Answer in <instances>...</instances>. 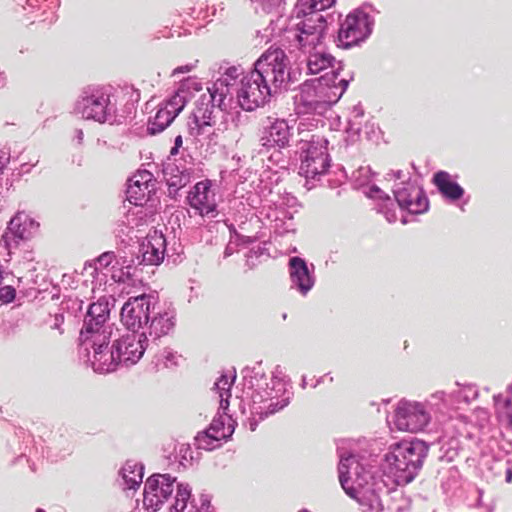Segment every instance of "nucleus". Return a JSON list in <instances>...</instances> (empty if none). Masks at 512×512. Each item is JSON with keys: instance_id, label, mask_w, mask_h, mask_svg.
<instances>
[{"instance_id": "nucleus-1", "label": "nucleus", "mask_w": 512, "mask_h": 512, "mask_svg": "<svg viewBox=\"0 0 512 512\" xmlns=\"http://www.w3.org/2000/svg\"><path fill=\"white\" fill-rule=\"evenodd\" d=\"M128 301L121 308V322L125 331L110 328L106 332L104 325L110 316V304L106 297L89 305L84 316L83 327L79 334V354L89 357V348L93 349V359L88 358L94 372L107 374L116 371L128 363V320L125 312Z\"/></svg>"}, {"instance_id": "nucleus-2", "label": "nucleus", "mask_w": 512, "mask_h": 512, "mask_svg": "<svg viewBox=\"0 0 512 512\" xmlns=\"http://www.w3.org/2000/svg\"><path fill=\"white\" fill-rule=\"evenodd\" d=\"M427 453L428 447L419 439L404 440L390 446L385 461L397 485H407L414 480Z\"/></svg>"}, {"instance_id": "nucleus-3", "label": "nucleus", "mask_w": 512, "mask_h": 512, "mask_svg": "<svg viewBox=\"0 0 512 512\" xmlns=\"http://www.w3.org/2000/svg\"><path fill=\"white\" fill-rule=\"evenodd\" d=\"M116 89L112 85H88L75 103V111L85 120L122 124L116 116Z\"/></svg>"}, {"instance_id": "nucleus-4", "label": "nucleus", "mask_w": 512, "mask_h": 512, "mask_svg": "<svg viewBox=\"0 0 512 512\" xmlns=\"http://www.w3.org/2000/svg\"><path fill=\"white\" fill-rule=\"evenodd\" d=\"M151 215L145 213L136 218L135 226L131 229L135 232V238L139 243L136 256L138 264L158 265L164 259L166 240L162 232L154 227H149Z\"/></svg>"}, {"instance_id": "nucleus-5", "label": "nucleus", "mask_w": 512, "mask_h": 512, "mask_svg": "<svg viewBox=\"0 0 512 512\" xmlns=\"http://www.w3.org/2000/svg\"><path fill=\"white\" fill-rule=\"evenodd\" d=\"M254 72L276 93L289 80V59L282 49L269 48L256 61Z\"/></svg>"}, {"instance_id": "nucleus-6", "label": "nucleus", "mask_w": 512, "mask_h": 512, "mask_svg": "<svg viewBox=\"0 0 512 512\" xmlns=\"http://www.w3.org/2000/svg\"><path fill=\"white\" fill-rule=\"evenodd\" d=\"M327 140L312 136L308 141H302L301 173L306 178H315L328 171L330 166Z\"/></svg>"}, {"instance_id": "nucleus-7", "label": "nucleus", "mask_w": 512, "mask_h": 512, "mask_svg": "<svg viewBox=\"0 0 512 512\" xmlns=\"http://www.w3.org/2000/svg\"><path fill=\"white\" fill-rule=\"evenodd\" d=\"M122 200V205L118 208L120 218L116 221V226L114 228V234L116 239H119L118 243V259L113 263L111 267V278L118 283H125L128 280V265L126 263V253L125 248L128 243L126 242L125 237L126 233V222L125 218L128 217V210H126L125 203L128 201V178L126 179L123 189L119 195Z\"/></svg>"}, {"instance_id": "nucleus-8", "label": "nucleus", "mask_w": 512, "mask_h": 512, "mask_svg": "<svg viewBox=\"0 0 512 512\" xmlns=\"http://www.w3.org/2000/svg\"><path fill=\"white\" fill-rule=\"evenodd\" d=\"M272 93V88L253 70L241 79L237 99L242 109L253 111L264 105Z\"/></svg>"}, {"instance_id": "nucleus-9", "label": "nucleus", "mask_w": 512, "mask_h": 512, "mask_svg": "<svg viewBox=\"0 0 512 512\" xmlns=\"http://www.w3.org/2000/svg\"><path fill=\"white\" fill-rule=\"evenodd\" d=\"M40 224L25 212H17L8 222L1 240L10 253L17 248L21 242H26L36 236Z\"/></svg>"}, {"instance_id": "nucleus-10", "label": "nucleus", "mask_w": 512, "mask_h": 512, "mask_svg": "<svg viewBox=\"0 0 512 512\" xmlns=\"http://www.w3.org/2000/svg\"><path fill=\"white\" fill-rule=\"evenodd\" d=\"M150 301L147 295L130 296V330H133V340H137L139 347L130 351V362L138 361L144 354L147 338L144 333H137L140 328L149 321Z\"/></svg>"}, {"instance_id": "nucleus-11", "label": "nucleus", "mask_w": 512, "mask_h": 512, "mask_svg": "<svg viewBox=\"0 0 512 512\" xmlns=\"http://www.w3.org/2000/svg\"><path fill=\"white\" fill-rule=\"evenodd\" d=\"M176 478L170 474H153L146 483L143 493V504L147 509L157 511L168 500L174 491Z\"/></svg>"}, {"instance_id": "nucleus-12", "label": "nucleus", "mask_w": 512, "mask_h": 512, "mask_svg": "<svg viewBox=\"0 0 512 512\" xmlns=\"http://www.w3.org/2000/svg\"><path fill=\"white\" fill-rule=\"evenodd\" d=\"M371 33L368 16L365 13H351L346 16L338 32L339 46L349 48L365 40Z\"/></svg>"}, {"instance_id": "nucleus-13", "label": "nucleus", "mask_w": 512, "mask_h": 512, "mask_svg": "<svg viewBox=\"0 0 512 512\" xmlns=\"http://www.w3.org/2000/svg\"><path fill=\"white\" fill-rule=\"evenodd\" d=\"M234 433V424L227 415L214 418L209 427L195 437V444L199 449L211 451L221 446Z\"/></svg>"}, {"instance_id": "nucleus-14", "label": "nucleus", "mask_w": 512, "mask_h": 512, "mask_svg": "<svg viewBox=\"0 0 512 512\" xmlns=\"http://www.w3.org/2000/svg\"><path fill=\"white\" fill-rule=\"evenodd\" d=\"M430 420L428 412L419 403H400L395 411L394 424L400 431L416 433Z\"/></svg>"}, {"instance_id": "nucleus-15", "label": "nucleus", "mask_w": 512, "mask_h": 512, "mask_svg": "<svg viewBox=\"0 0 512 512\" xmlns=\"http://www.w3.org/2000/svg\"><path fill=\"white\" fill-rule=\"evenodd\" d=\"M304 19L297 24V40L303 49L316 48L322 44L326 31V20L317 12L302 15Z\"/></svg>"}, {"instance_id": "nucleus-16", "label": "nucleus", "mask_w": 512, "mask_h": 512, "mask_svg": "<svg viewBox=\"0 0 512 512\" xmlns=\"http://www.w3.org/2000/svg\"><path fill=\"white\" fill-rule=\"evenodd\" d=\"M290 128L285 120L267 116L260 121V143L271 148H284L290 141Z\"/></svg>"}, {"instance_id": "nucleus-17", "label": "nucleus", "mask_w": 512, "mask_h": 512, "mask_svg": "<svg viewBox=\"0 0 512 512\" xmlns=\"http://www.w3.org/2000/svg\"><path fill=\"white\" fill-rule=\"evenodd\" d=\"M212 182L209 179L197 182L187 196L192 209L200 216H215L217 202L215 193L211 190Z\"/></svg>"}, {"instance_id": "nucleus-18", "label": "nucleus", "mask_w": 512, "mask_h": 512, "mask_svg": "<svg viewBox=\"0 0 512 512\" xmlns=\"http://www.w3.org/2000/svg\"><path fill=\"white\" fill-rule=\"evenodd\" d=\"M328 87L323 85L319 80L305 82L300 91V102L309 110L321 111L325 110L331 103L327 97Z\"/></svg>"}, {"instance_id": "nucleus-19", "label": "nucleus", "mask_w": 512, "mask_h": 512, "mask_svg": "<svg viewBox=\"0 0 512 512\" xmlns=\"http://www.w3.org/2000/svg\"><path fill=\"white\" fill-rule=\"evenodd\" d=\"M202 90V85L195 79H186L177 91L163 103V107L175 118L183 111L185 106L194 97V92Z\"/></svg>"}, {"instance_id": "nucleus-20", "label": "nucleus", "mask_w": 512, "mask_h": 512, "mask_svg": "<svg viewBox=\"0 0 512 512\" xmlns=\"http://www.w3.org/2000/svg\"><path fill=\"white\" fill-rule=\"evenodd\" d=\"M154 189V176L148 170H138L130 177V204L141 206Z\"/></svg>"}, {"instance_id": "nucleus-21", "label": "nucleus", "mask_w": 512, "mask_h": 512, "mask_svg": "<svg viewBox=\"0 0 512 512\" xmlns=\"http://www.w3.org/2000/svg\"><path fill=\"white\" fill-rule=\"evenodd\" d=\"M396 200L400 207L412 214H420L428 209V200L418 188L398 190L396 192Z\"/></svg>"}, {"instance_id": "nucleus-22", "label": "nucleus", "mask_w": 512, "mask_h": 512, "mask_svg": "<svg viewBox=\"0 0 512 512\" xmlns=\"http://www.w3.org/2000/svg\"><path fill=\"white\" fill-rule=\"evenodd\" d=\"M289 273L292 283L303 295L311 290L314 281L304 259L297 256L290 258Z\"/></svg>"}, {"instance_id": "nucleus-23", "label": "nucleus", "mask_w": 512, "mask_h": 512, "mask_svg": "<svg viewBox=\"0 0 512 512\" xmlns=\"http://www.w3.org/2000/svg\"><path fill=\"white\" fill-rule=\"evenodd\" d=\"M432 182L439 192L449 200H459L464 194V189L453 181L451 175L446 171L435 173Z\"/></svg>"}, {"instance_id": "nucleus-24", "label": "nucleus", "mask_w": 512, "mask_h": 512, "mask_svg": "<svg viewBox=\"0 0 512 512\" xmlns=\"http://www.w3.org/2000/svg\"><path fill=\"white\" fill-rule=\"evenodd\" d=\"M163 174L170 195H175L190 182V174L185 170H180L174 164L167 165L163 170Z\"/></svg>"}, {"instance_id": "nucleus-25", "label": "nucleus", "mask_w": 512, "mask_h": 512, "mask_svg": "<svg viewBox=\"0 0 512 512\" xmlns=\"http://www.w3.org/2000/svg\"><path fill=\"white\" fill-rule=\"evenodd\" d=\"M306 50L309 53L307 68L311 74H317L331 66L334 58L325 51L322 44L316 48H307Z\"/></svg>"}, {"instance_id": "nucleus-26", "label": "nucleus", "mask_w": 512, "mask_h": 512, "mask_svg": "<svg viewBox=\"0 0 512 512\" xmlns=\"http://www.w3.org/2000/svg\"><path fill=\"white\" fill-rule=\"evenodd\" d=\"M493 401L497 420L512 430V397L498 394L493 396Z\"/></svg>"}, {"instance_id": "nucleus-27", "label": "nucleus", "mask_w": 512, "mask_h": 512, "mask_svg": "<svg viewBox=\"0 0 512 512\" xmlns=\"http://www.w3.org/2000/svg\"><path fill=\"white\" fill-rule=\"evenodd\" d=\"M354 464L356 465L357 468L358 464L356 463L355 459L353 457H347L341 459L338 466L340 484L344 491L351 497H354L356 493L353 485L351 484V477L349 471L350 467Z\"/></svg>"}, {"instance_id": "nucleus-28", "label": "nucleus", "mask_w": 512, "mask_h": 512, "mask_svg": "<svg viewBox=\"0 0 512 512\" xmlns=\"http://www.w3.org/2000/svg\"><path fill=\"white\" fill-rule=\"evenodd\" d=\"M335 0H298L295 8L296 16L306 15L308 12L319 13L332 6Z\"/></svg>"}, {"instance_id": "nucleus-29", "label": "nucleus", "mask_w": 512, "mask_h": 512, "mask_svg": "<svg viewBox=\"0 0 512 512\" xmlns=\"http://www.w3.org/2000/svg\"><path fill=\"white\" fill-rule=\"evenodd\" d=\"M175 117L167 111L163 106L159 108L153 121L150 122L149 131L151 134H156L166 129L173 121Z\"/></svg>"}, {"instance_id": "nucleus-30", "label": "nucleus", "mask_w": 512, "mask_h": 512, "mask_svg": "<svg viewBox=\"0 0 512 512\" xmlns=\"http://www.w3.org/2000/svg\"><path fill=\"white\" fill-rule=\"evenodd\" d=\"M232 382L225 375H222L215 383L214 389L218 391L220 398V409L226 414L229 407V398L231 397Z\"/></svg>"}, {"instance_id": "nucleus-31", "label": "nucleus", "mask_w": 512, "mask_h": 512, "mask_svg": "<svg viewBox=\"0 0 512 512\" xmlns=\"http://www.w3.org/2000/svg\"><path fill=\"white\" fill-rule=\"evenodd\" d=\"M191 491L187 485L182 483L177 484V491L175 496V502L170 508V512H184L188 500L190 499Z\"/></svg>"}, {"instance_id": "nucleus-32", "label": "nucleus", "mask_w": 512, "mask_h": 512, "mask_svg": "<svg viewBox=\"0 0 512 512\" xmlns=\"http://www.w3.org/2000/svg\"><path fill=\"white\" fill-rule=\"evenodd\" d=\"M288 403H289L288 399H282L281 401L270 403L267 406L266 410L260 413L259 418L263 420V419L277 413L278 411H280L284 407H286L288 405Z\"/></svg>"}, {"instance_id": "nucleus-33", "label": "nucleus", "mask_w": 512, "mask_h": 512, "mask_svg": "<svg viewBox=\"0 0 512 512\" xmlns=\"http://www.w3.org/2000/svg\"><path fill=\"white\" fill-rule=\"evenodd\" d=\"M211 102L213 106H217L220 109L224 110L227 108V104L225 103L226 95L224 93V88L221 89L215 88L211 93Z\"/></svg>"}, {"instance_id": "nucleus-34", "label": "nucleus", "mask_w": 512, "mask_h": 512, "mask_svg": "<svg viewBox=\"0 0 512 512\" xmlns=\"http://www.w3.org/2000/svg\"><path fill=\"white\" fill-rule=\"evenodd\" d=\"M118 259V251H107L102 253L100 256L97 257L96 262L101 267H108L109 265H113V263Z\"/></svg>"}, {"instance_id": "nucleus-35", "label": "nucleus", "mask_w": 512, "mask_h": 512, "mask_svg": "<svg viewBox=\"0 0 512 512\" xmlns=\"http://www.w3.org/2000/svg\"><path fill=\"white\" fill-rule=\"evenodd\" d=\"M16 297V289L11 285L0 287V301L4 304L11 303Z\"/></svg>"}, {"instance_id": "nucleus-36", "label": "nucleus", "mask_w": 512, "mask_h": 512, "mask_svg": "<svg viewBox=\"0 0 512 512\" xmlns=\"http://www.w3.org/2000/svg\"><path fill=\"white\" fill-rule=\"evenodd\" d=\"M259 3L263 10L266 12H271L272 10L279 8L283 3V0H254Z\"/></svg>"}, {"instance_id": "nucleus-37", "label": "nucleus", "mask_w": 512, "mask_h": 512, "mask_svg": "<svg viewBox=\"0 0 512 512\" xmlns=\"http://www.w3.org/2000/svg\"><path fill=\"white\" fill-rule=\"evenodd\" d=\"M126 472V465L124 464L119 470V476L121 477V481H119V486L123 491L128 490V474Z\"/></svg>"}, {"instance_id": "nucleus-38", "label": "nucleus", "mask_w": 512, "mask_h": 512, "mask_svg": "<svg viewBox=\"0 0 512 512\" xmlns=\"http://www.w3.org/2000/svg\"><path fill=\"white\" fill-rule=\"evenodd\" d=\"M64 323V314L63 313H57L54 316V323L51 326L52 329H56L60 332V334H63L64 330L62 328V325Z\"/></svg>"}, {"instance_id": "nucleus-39", "label": "nucleus", "mask_w": 512, "mask_h": 512, "mask_svg": "<svg viewBox=\"0 0 512 512\" xmlns=\"http://www.w3.org/2000/svg\"><path fill=\"white\" fill-rule=\"evenodd\" d=\"M88 269L91 270L90 275L95 278L98 275V268L95 264L86 262L84 265V270L87 271Z\"/></svg>"}, {"instance_id": "nucleus-40", "label": "nucleus", "mask_w": 512, "mask_h": 512, "mask_svg": "<svg viewBox=\"0 0 512 512\" xmlns=\"http://www.w3.org/2000/svg\"><path fill=\"white\" fill-rule=\"evenodd\" d=\"M7 85V76L4 71L0 70V89L4 88Z\"/></svg>"}, {"instance_id": "nucleus-41", "label": "nucleus", "mask_w": 512, "mask_h": 512, "mask_svg": "<svg viewBox=\"0 0 512 512\" xmlns=\"http://www.w3.org/2000/svg\"><path fill=\"white\" fill-rule=\"evenodd\" d=\"M83 130L82 129H76L75 130V138L77 139L78 144H82L83 142Z\"/></svg>"}, {"instance_id": "nucleus-42", "label": "nucleus", "mask_w": 512, "mask_h": 512, "mask_svg": "<svg viewBox=\"0 0 512 512\" xmlns=\"http://www.w3.org/2000/svg\"><path fill=\"white\" fill-rule=\"evenodd\" d=\"M189 71H190L189 66H181V67H177L176 69H174L173 75H176L178 73H185V72H189Z\"/></svg>"}, {"instance_id": "nucleus-43", "label": "nucleus", "mask_w": 512, "mask_h": 512, "mask_svg": "<svg viewBox=\"0 0 512 512\" xmlns=\"http://www.w3.org/2000/svg\"><path fill=\"white\" fill-rule=\"evenodd\" d=\"M15 434L18 436V437H21L23 439H25V436H26V431L23 429V428H17L15 430Z\"/></svg>"}, {"instance_id": "nucleus-44", "label": "nucleus", "mask_w": 512, "mask_h": 512, "mask_svg": "<svg viewBox=\"0 0 512 512\" xmlns=\"http://www.w3.org/2000/svg\"><path fill=\"white\" fill-rule=\"evenodd\" d=\"M142 477H143V474H142V472H141V473L139 474V481H132V480L130 479V489H131V488H133V487H134V485L139 486V484H140V483H141V481H142Z\"/></svg>"}, {"instance_id": "nucleus-45", "label": "nucleus", "mask_w": 512, "mask_h": 512, "mask_svg": "<svg viewBox=\"0 0 512 512\" xmlns=\"http://www.w3.org/2000/svg\"><path fill=\"white\" fill-rule=\"evenodd\" d=\"M183 144V140H182V136L181 135H178L176 138H175V142H174V146L176 147H181Z\"/></svg>"}, {"instance_id": "nucleus-46", "label": "nucleus", "mask_w": 512, "mask_h": 512, "mask_svg": "<svg viewBox=\"0 0 512 512\" xmlns=\"http://www.w3.org/2000/svg\"><path fill=\"white\" fill-rule=\"evenodd\" d=\"M196 123H198V121L196 120ZM212 124L210 122H203L202 124H197L198 126V134L201 133V130H203L204 126H211Z\"/></svg>"}, {"instance_id": "nucleus-47", "label": "nucleus", "mask_w": 512, "mask_h": 512, "mask_svg": "<svg viewBox=\"0 0 512 512\" xmlns=\"http://www.w3.org/2000/svg\"><path fill=\"white\" fill-rule=\"evenodd\" d=\"M505 477H506V482H508V483L512 482V471L510 469H508L506 471V476Z\"/></svg>"}, {"instance_id": "nucleus-48", "label": "nucleus", "mask_w": 512, "mask_h": 512, "mask_svg": "<svg viewBox=\"0 0 512 512\" xmlns=\"http://www.w3.org/2000/svg\"><path fill=\"white\" fill-rule=\"evenodd\" d=\"M179 152V147L173 146L170 150V155L175 156Z\"/></svg>"}, {"instance_id": "nucleus-49", "label": "nucleus", "mask_w": 512, "mask_h": 512, "mask_svg": "<svg viewBox=\"0 0 512 512\" xmlns=\"http://www.w3.org/2000/svg\"><path fill=\"white\" fill-rule=\"evenodd\" d=\"M21 167L24 173H28L30 171V167L28 166V164H22Z\"/></svg>"}, {"instance_id": "nucleus-50", "label": "nucleus", "mask_w": 512, "mask_h": 512, "mask_svg": "<svg viewBox=\"0 0 512 512\" xmlns=\"http://www.w3.org/2000/svg\"><path fill=\"white\" fill-rule=\"evenodd\" d=\"M27 4L31 7H35V3L38 2V0H27Z\"/></svg>"}, {"instance_id": "nucleus-51", "label": "nucleus", "mask_w": 512, "mask_h": 512, "mask_svg": "<svg viewBox=\"0 0 512 512\" xmlns=\"http://www.w3.org/2000/svg\"><path fill=\"white\" fill-rule=\"evenodd\" d=\"M507 390L512 393V383L508 386Z\"/></svg>"}, {"instance_id": "nucleus-52", "label": "nucleus", "mask_w": 512, "mask_h": 512, "mask_svg": "<svg viewBox=\"0 0 512 512\" xmlns=\"http://www.w3.org/2000/svg\"><path fill=\"white\" fill-rule=\"evenodd\" d=\"M36 512H46V511L44 509H42V508H37Z\"/></svg>"}]
</instances>
